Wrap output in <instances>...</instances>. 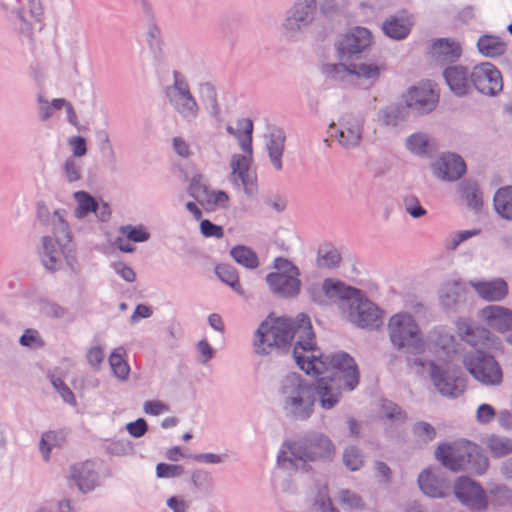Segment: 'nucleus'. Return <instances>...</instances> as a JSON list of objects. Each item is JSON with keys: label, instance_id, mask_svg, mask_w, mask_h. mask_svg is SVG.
<instances>
[{"label": "nucleus", "instance_id": "nucleus-1", "mask_svg": "<svg viewBox=\"0 0 512 512\" xmlns=\"http://www.w3.org/2000/svg\"><path fill=\"white\" fill-rule=\"evenodd\" d=\"M293 339V357L307 375L327 374L324 378L342 383L348 391L356 388L359 371L354 359L343 351L323 354L316 346L310 319L305 314H299L295 319H266L255 332L254 346L256 353L265 355L272 348L286 347Z\"/></svg>", "mask_w": 512, "mask_h": 512}, {"label": "nucleus", "instance_id": "nucleus-2", "mask_svg": "<svg viewBox=\"0 0 512 512\" xmlns=\"http://www.w3.org/2000/svg\"><path fill=\"white\" fill-rule=\"evenodd\" d=\"M387 332L392 347L414 357L435 355L447 357L454 352L455 336L444 326H434L426 334L419 323L408 312L392 315L387 323Z\"/></svg>", "mask_w": 512, "mask_h": 512}, {"label": "nucleus", "instance_id": "nucleus-3", "mask_svg": "<svg viewBox=\"0 0 512 512\" xmlns=\"http://www.w3.org/2000/svg\"><path fill=\"white\" fill-rule=\"evenodd\" d=\"M335 454L331 439L319 432L308 433L298 441L286 443L278 453L277 463L286 471H308L309 461L330 460Z\"/></svg>", "mask_w": 512, "mask_h": 512}, {"label": "nucleus", "instance_id": "nucleus-4", "mask_svg": "<svg viewBox=\"0 0 512 512\" xmlns=\"http://www.w3.org/2000/svg\"><path fill=\"white\" fill-rule=\"evenodd\" d=\"M459 353V344L455 339L454 352L447 357L438 358L435 355L413 357L408 359V366L417 373L428 372L434 388L443 397L455 399L465 390V380L459 372L451 366L454 357Z\"/></svg>", "mask_w": 512, "mask_h": 512}, {"label": "nucleus", "instance_id": "nucleus-5", "mask_svg": "<svg viewBox=\"0 0 512 512\" xmlns=\"http://www.w3.org/2000/svg\"><path fill=\"white\" fill-rule=\"evenodd\" d=\"M278 398L283 414L291 420L306 421L314 414V384L298 373H289L280 380Z\"/></svg>", "mask_w": 512, "mask_h": 512}, {"label": "nucleus", "instance_id": "nucleus-6", "mask_svg": "<svg viewBox=\"0 0 512 512\" xmlns=\"http://www.w3.org/2000/svg\"><path fill=\"white\" fill-rule=\"evenodd\" d=\"M339 307L346 318L357 327L374 329L381 325V310L356 288L349 286V291H345Z\"/></svg>", "mask_w": 512, "mask_h": 512}, {"label": "nucleus", "instance_id": "nucleus-7", "mask_svg": "<svg viewBox=\"0 0 512 512\" xmlns=\"http://www.w3.org/2000/svg\"><path fill=\"white\" fill-rule=\"evenodd\" d=\"M164 94L170 107L183 121L191 123L199 117L200 105L180 71L173 70L172 82L165 86Z\"/></svg>", "mask_w": 512, "mask_h": 512}, {"label": "nucleus", "instance_id": "nucleus-8", "mask_svg": "<svg viewBox=\"0 0 512 512\" xmlns=\"http://www.w3.org/2000/svg\"><path fill=\"white\" fill-rule=\"evenodd\" d=\"M464 368L479 383L485 386H499L503 381L500 364L488 351L473 349L462 359Z\"/></svg>", "mask_w": 512, "mask_h": 512}, {"label": "nucleus", "instance_id": "nucleus-9", "mask_svg": "<svg viewBox=\"0 0 512 512\" xmlns=\"http://www.w3.org/2000/svg\"><path fill=\"white\" fill-rule=\"evenodd\" d=\"M316 15V0H295L282 22L283 34L288 39L298 40L313 25Z\"/></svg>", "mask_w": 512, "mask_h": 512}, {"label": "nucleus", "instance_id": "nucleus-10", "mask_svg": "<svg viewBox=\"0 0 512 512\" xmlns=\"http://www.w3.org/2000/svg\"><path fill=\"white\" fill-rule=\"evenodd\" d=\"M472 86L485 96H496L503 90V79L500 71L490 62H482L471 70Z\"/></svg>", "mask_w": 512, "mask_h": 512}, {"label": "nucleus", "instance_id": "nucleus-11", "mask_svg": "<svg viewBox=\"0 0 512 512\" xmlns=\"http://www.w3.org/2000/svg\"><path fill=\"white\" fill-rule=\"evenodd\" d=\"M330 128L335 129V138L343 149H356L362 142L364 119L355 115H345L337 125L332 123Z\"/></svg>", "mask_w": 512, "mask_h": 512}, {"label": "nucleus", "instance_id": "nucleus-12", "mask_svg": "<svg viewBox=\"0 0 512 512\" xmlns=\"http://www.w3.org/2000/svg\"><path fill=\"white\" fill-rule=\"evenodd\" d=\"M455 497L472 511H484L487 506V497L480 484L469 477H460L454 485Z\"/></svg>", "mask_w": 512, "mask_h": 512}, {"label": "nucleus", "instance_id": "nucleus-13", "mask_svg": "<svg viewBox=\"0 0 512 512\" xmlns=\"http://www.w3.org/2000/svg\"><path fill=\"white\" fill-rule=\"evenodd\" d=\"M253 163V149L243 154H233L231 156V180L237 186H242L245 193L249 196L255 194L257 188L255 184V174L250 167Z\"/></svg>", "mask_w": 512, "mask_h": 512}, {"label": "nucleus", "instance_id": "nucleus-14", "mask_svg": "<svg viewBox=\"0 0 512 512\" xmlns=\"http://www.w3.org/2000/svg\"><path fill=\"white\" fill-rule=\"evenodd\" d=\"M405 103L420 114L429 113L437 106L438 94L430 81H421L408 90Z\"/></svg>", "mask_w": 512, "mask_h": 512}, {"label": "nucleus", "instance_id": "nucleus-15", "mask_svg": "<svg viewBox=\"0 0 512 512\" xmlns=\"http://www.w3.org/2000/svg\"><path fill=\"white\" fill-rule=\"evenodd\" d=\"M75 201L73 214L79 220L86 219L89 214L93 213L95 217L106 222L111 216V210L107 203H98L97 200L88 192L79 190L72 195Z\"/></svg>", "mask_w": 512, "mask_h": 512}, {"label": "nucleus", "instance_id": "nucleus-16", "mask_svg": "<svg viewBox=\"0 0 512 512\" xmlns=\"http://www.w3.org/2000/svg\"><path fill=\"white\" fill-rule=\"evenodd\" d=\"M470 445L471 442L469 441L439 445L435 455L446 468L455 472L466 471Z\"/></svg>", "mask_w": 512, "mask_h": 512}, {"label": "nucleus", "instance_id": "nucleus-17", "mask_svg": "<svg viewBox=\"0 0 512 512\" xmlns=\"http://www.w3.org/2000/svg\"><path fill=\"white\" fill-rule=\"evenodd\" d=\"M421 491L432 498H444L448 495L450 485L445 472L438 467H429L418 476Z\"/></svg>", "mask_w": 512, "mask_h": 512}, {"label": "nucleus", "instance_id": "nucleus-18", "mask_svg": "<svg viewBox=\"0 0 512 512\" xmlns=\"http://www.w3.org/2000/svg\"><path fill=\"white\" fill-rule=\"evenodd\" d=\"M372 42L370 31L363 27H356L347 33L339 42L338 50L341 58H353L366 50Z\"/></svg>", "mask_w": 512, "mask_h": 512}, {"label": "nucleus", "instance_id": "nucleus-19", "mask_svg": "<svg viewBox=\"0 0 512 512\" xmlns=\"http://www.w3.org/2000/svg\"><path fill=\"white\" fill-rule=\"evenodd\" d=\"M349 286L339 281L326 279L322 284H312L308 287L309 298L316 304L325 305L328 300L341 302Z\"/></svg>", "mask_w": 512, "mask_h": 512}, {"label": "nucleus", "instance_id": "nucleus-20", "mask_svg": "<svg viewBox=\"0 0 512 512\" xmlns=\"http://www.w3.org/2000/svg\"><path fill=\"white\" fill-rule=\"evenodd\" d=\"M68 481L71 487L75 485L82 493L93 491L98 484V474L94 463L86 461L72 465Z\"/></svg>", "mask_w": 512, "mask_h": 512}, {"label": "nucleus", "instance_id": "nucleus-21", "mask_svg": "<svg viewBox=\"0 0 512 512\" xmlns=\"http://www.w3.org/2000/svg\"><path fill=\"white\" fill-rule=\"evenodd\" d=\"M66 243V241H63V245L59 246L57 239H54L51 236L41 237L39 244L37 245V252L39 259L46 270L56 271L60 267L61 257Z\"/></svg>", "mask_w": 512, "mask_h": 512}, {"label": "nucleus", "instance_id": "nucleus-22", "mask_svg": "<svg viewBox=\"0 0 512 512\" xmlns=\"http://www.w3.org/2000/svg\"><path fill=\"white\" fill-rule=\"evenodd\" d=\"M466 165L461 156L454 153H446L434 163V172L437 177L456 181L465 173Z\"/></svg>", "mask_w": 512, "mask_h": 512}, {"label": "nucleus", "instance_id": "nucleus-23", "mask_svg": "<svg viewBox=\"0 0 512 512\" xmlns=\"http://www.w3.org/2000/svg\"><path fill=\"white\" fill-rule=\"evenodd\" d=\"M316 392V401L324 410H331L338 405L342 397V383L329 380L328 378H320L314 385Z\"/></svg>", "mask_w": 512, "mask_h": 512}, {"label": "nucleus", "instance_id": "nucleus-24", "mask_svg": "<svg viewBox=\"0 0 512 512\" xmlns=\"http://www.w3.org/2000/svg\"><path fill=\"white\" fill-rule=\"evenodd\" d=\"M428 54L438 63L455 62L462 54V47L455 39L438 38L431 42Z\"/></svg>", "mask_w": 512, "mask_h": 512}, {"label": "nucleus", "instance_id": "nucleus-25", "mask_svg": "<svg viewBox=\"0 0 512 512\" xmlns=\"http://www.w3.org/2000/svg\"><path fill=\"white\" fill-rule=\"evenodd\" d=\"M266 282L270 291L281 298L296 297L301 289L299 276L269 273Z\"/></svg>", "mask_w": 512, "mask_h": 512}, {"label": "nucleus", "instance_id": "nucleus-26", "mask_svg": "<svg viewBox=\"0 0 512 512\" xmlns=\"http://www.w3.org/2000/svg\"><path fill=\"white\" fill-rule=\"evenodd\" d=\"M479 316L488 327L499 332L512 330V310L498 305H489L480 310Z\"/></svg>", "mask_w": 512, "mask_h": 512}, {"label": "nucleus", "instance_id": "nucleus-27", "mask_svg": "<svg viewBox=\"0 0 512 512\" xmlns=\"http://www.w3.org/2000/svg\"><path fill=\"white\" fill-rule=\"evenodd\" d=\"M471 71L462 65L448 66L443 70V77L450 90L456 96H465L469 93L472 83Z\"/></svg>", "mask_w": 512, "mask_h": 512}, {"label": "nucleus", "instance_id": "nucleus-28", "mask_svg": "<svg viewBox=\"0 0 512 512\" xmlns=\"http://www.w3.org/2000/svg\"><path fill=\"white\" fill-rule=\"evenodd\" d=\"M471 287L486 301H501L508 294V285L502 278L470 280Z\"/></svg>", "mask_w": 512, "mask_h": 512}, {"label": "nucleus", "instance_id": "nucleus-29", "mask_svg": "<svg viewBox=\"0 0 512 512\" xmlns=\"http://www.w3.org/2000/svg\"><path fill=\"white\" fill-rule=\"evenodd\" d=\"M29 13L32 20H28L23 11H17L20 21L18 30L21 34L31 37L33 31L42 28L43 9L40 0H28Z\"/></svg>", "mask_w": 512, "mask_h": 512}, {"label": "nucleus", "instance_id": "nucleus-30", "mask_svg": "<svg viewBox=\"0 0 512 512\" xmlns=\"http://www.w3.org/2000/svg\"><path fill=\"white\" fill-rule=\"evenodd\" d=\"M335 71L346 69L350 74L366 82L367 86L375 83L383 70L382 66L373 63H354L346 66L344 64L332 65Z\"/></svg>", "mask_w": 512, "mask_h": 512}, {"label": "nucleus", "instance_id": "nucleus-31", "mask_svg": "<svg viewBox=\"0 0 512 512\" xmlns=\"http://www.w3.org/2000/svg\"><path fill=\"white\" fill-rule=\"evenodd\" d=\"M226 131L229 135L237 139L243 152H250L252 147L253 122L248 118H241L235 122V125H227Z\"/></svg>", "mask_w": 512, "mask_h": 512}, {"label": "nucleus", "instance_id": "nucleus-32", "mask_svg": "<svg viewBox=\"0 0 512 512\" xmlns=\"http://www.w3.org/2000/svg\"><path fill=\"white\" fill-rule=\"evenodd\" d=\"M412 24L413 22L409 16H390L383 22L382 29L389 38L402 40L408 36Z\"/></svg>", "mask_w": 512, "mask_h": 512}, {"label": "nucleus", "instance_id": "nucleus-33", "mask_svg": "<svg viewBox=\"0 0 512 512\" xmlns=\"http://www.w3.org/2000/svg\"><path fill=\"white\" fill-rule=\"evenodd\" d=\"M67 442V434L63 430H53L44 432L39 441V451L45 462L50 460V454L53 448H61Z\"/></svg>", "mask_w": 512, "mask_h": 512}, {"label": "nucleus", "instance_id": "nucleus-34", "mask_svg": "<svg viewBox=\"0 0 512 512\" xmlns=\"http://www.w3.org/2000/svg\"><path fill=\"white\" fill-rule=\"evenodd\" d=\"M477 49L481 55L495 58L506 52L507 44L498 36L484 34L477 41Z\"/></svg>", "mask_w": 512, "mask_h": 512}, {"label": "nucleus", "instance_id": "nucleus-35", "mask_svg": "<svg viewBox=\"0 0 512 512\" xmlns=\"http://www.w3.org/2000/svg\"><path fill=\"white\" fill-rule=\"evenodd\" d=\"M199 95L204 108L215 120H219L221 109L218 103V95L215 86L210 82H203L199 85Z\"/></svg>", "mask_w": 512, "mask_h": 512}, {"label": "nucleus", "instance_id": "nucleus-36", "mask_svg": "<svg viewBox=\"0 0 512 512\" xmlns=\"http://www.w3.org/2000/svg\"><path fill=\"white\" fill-rule=\"evenodd\" d=\"M465 296V286L459 281H448L440 290L441 304L447 308H454Z\"/></svg>", "mask_w": 512, "mask_h": 512}, {"label": "nucleus", "instance_id": "nucleus-37", "mask_svg": "<svg viewBox=\"0 0 512 512\" xmlns=\"http://www.w3.org/2000/svg\"><path fill=\"white\" fill-rule=\"evenodd\" d=\"M285 134L282 130H274L270 133L269 140L266 144L270 161L273 167L282 170V155L284 152Z\"/></svg>", "mask_w": 512, "mask_h": 512}, {"label": "nucleus", "instance_id": "nucleus-38", "mask_svg": "<svg viewBox=\"0 0 512 512\" xmlns=\"http://www.w3.org/2000/svg\"><path fill=\"white\" fill-rule=\"evenodd\" d=\"M66 210L55 209L52 212V218L48 225L52 227L54 239H57L59 246L63 245V241L69 242L71 239V232L69 225L66 221Z\"/></svg>", "mask_w": 512, "mask_h": 512}, {"label": "nucleus", "instance_id": "nucleus-39", "mask_svg": "<svg viewBox=\"0 0 512 512\" xmlns=\"http://www.w3.org/2000/svg\"><path fill=\"white\" fill-rule=\"evenodd\" d=\"M493 204L500 217L512 221V186L499 188L494 195Z\"/></svg>", "mask_w": 512, "mask_h": 512}, {"label": "nucleus", "instance_id": "nucleus-40", "mask_svg": "<svg viewBox=\"0 0 512 512\" xmlns=\"http://www.w3.org/2000/svg\"><path fill=\"white\" fill-rule=\"evenodd\" d=\"M485 444L494 458H503L512 454V439L507 436L491 434L486 438Z\"/></svg>", "mask_w": 512, "mask_h": 512}, {"label": "nucleus", "instance_id": "nucleus-41", "mask_svg": "<svg viewBox=\"0 0 512 512\" xmlns=\"http://www.w3.org/2000/svg\"><path fill=\"white\" fill-rule=\"evenodd\" d=\"M61 177L70 185H75L80 182L83 179L82 161L68 156L61 165Z\"/></svg>", "mask_w": 512, "mask_h": 512}, {"label": "nucleus", "instance_id": "nucleus-42", "mask_svg": "<svg viewBox=\"0 0 512 512\" xmlns=\"http://www.w3.org/2000/svg\"><path fill=\"white\" fill-rule=\"evenodd\" d=\"M468 449L470 450L466 471L477 475L485 473L489 467L488 457L482 452L481 448L474 443H471Z\"/></svg>", "mask_w": 512, "mask_h": 512}, {"label": "nucleus", "instance_id": "nucleus-43", "mask_svg": "<svg viewBox=\"0 0 512 512\" xmlns=\"http://www.w3.org/2000/svg\"><path fill=\"white\" fill-rule=\"evenodd\" d=\"M126 350L123 347L115 348L109 356V365L116 378L121 381L128 379L130 367L125 360Z\"/></svg>", "mask_w": 512, "mask_h": 512}, {"label": "nucleus", "instance_id": "nucleus-44", "mask_svg": "<svg viewBox=\"0 0 512 512\" xmlns=\"http://www.w3.org/2000/svg\"><path fill=\"white\" fill-rule=\"evenodd\" d=\"M230 255L235 262L247 269H254L259 265L257 254L247 246L237 245L233 247L230 251Z\"/></svg>", "mask_w": 512, "mask_h": 512}, {"label": "nucleus", "instance_id": "nucleus-45", "mask_svg": "<svg viewBox=\"0 0 512 512\" xmlns=\"http://www.w3.org/2000/svg\"><path fill=\"white\" fill-rule=\"evenodd\" d=\"M145 40L156 60L163 58L161 32L158 26L150 21L146 26Z\"/></svg>", "mask_w": 512, "mask_h": 512}, {"label": "nucleus", "instance_id": "nucleus-46", "mask_svg": "<svg viewBox=\"0 0 512 512\" xmlns=\"http://www.w3.org/2000/svg\"><path fill=\"white\" fill-rule=\"evenodd\" d=\"M220 280L230 286L237 294L243 295V289L239 282V276L236 269L230 265H218L215 269Z\"/></svg>", "mask_w": 512, "mask_h": 512}, {"label": "nucleus", "instance_id": "nucleus-47", "mask_svg": "<svg viewBox=\"0 0 512 512\" xmlns=\"http://www.w3.org/2000/svg\"><path fill=\"white\" fill-rule=\"evenodd\" d=\"M341 256L335 247L325 245L319 248L317 256V265L320 268H336L339 266Z\"/></svg>", "mask_w": 512, "mask_h": 512}, {"label": "nucleus", "instance_id": "nucleus-48", "mask_svg": "<svg viewBox=\"0 0 512 512\" xmlns=\"http://www.w3.org/2000/svg\"><path fill=\"white\" fill-rule=\"evenodd\" d=\"M99 150L103 158L104 164L108 167L115 166L117 163V156L114 147L110 141L107 131H99Z\"/></svg>", "mask_w": 512, "mask_h": 512}, {"label": "nucleus", "instance_id": "nucleus-49", "mask_svg": "<svg viewBox=\"0 0 512 512\" xmlns=\"http://www.w3.org/2000/svg\"><path fill=\"white\" fill-rule=\"evenodd\" d=\"M461 196L467 205L473 209H478L482 205V195L478 186L474 182H465L460 185Z\"/></svg>", "mask_w": 512, "mask_h": 512}, {"label": "nucleus", "instance_id": "nucleus-50", "mask_svg": "<svg viewBox=\"0 0 512 512\" xmlns=\"http://www.w3.org/2000/svg\"><path fill=\"white\" fill-rule=\"evenodd\" d=\"M471 342H466L474 349H490L495 343V337L489 330L483 327L475 329L474 333L470 336Z\"/></svg>", "mask_w": 512, "mask_h": 512}, {"label": "nucleus", "instance_id": "nucleus-51", "mask_svg": "<svg viewBox=\"0 0 512 512\" xmlns=\"http://www.w3.org/2000/svg\"><path fill=\"white\" fill-rule=\"evenodd\" d=\"M118 231L122 237L135 243L146 242L150 238V233L143 225H123L119 227Z\"/></svg>", "mask_w": 512, "mask_h": 512}, {"label": "nucleus", "instance_id": "nucleus-52", "mask_svg": "<svg viewBox=\"0 0 512 512\" xmlns=\"http://www.w3.org/2000/svg\"><path fill=\"white\" fill-rule=\"evenodd\" d=\"M344 465L351 471L359 470L364 464V456L356 446H349L343 452Z\"/></svg>", "mask_w": 512, "mask_h": 512}, {"label": "nucleus", "instance_id": "nucleus-53", "mask_svg": "<svg viewBox=\"0 0 512 512\" xmlns=\"http://www.w3.org/2000/svg\"><path fill=\"white\" fill-rule=\"evenodd\" d=\"M428 135L422 132L414 133L410 135L405 142L406 148L417 155L426 153L428 144Z\"/></svg>", "mask_w": 512, "mask_h": 512}, {"label": "nucleus", "instance_id": "nucleus-54", "mask_svg": "<svg viewBox=\"0 0 512 512\" xmlns=\"http://www.w3.org/2000/svg\"><path fill=\"white\" fill-rule=\"evenodd\" d=\"M381 413L384 418L395 422V423H402L406 420V414L402 409L390 402V401H384L381 406Z\"/></svg>", "mask_w": 512, "mask_h": 512}, {"label": "nucleus", "instance_id": "nucleus-55", "mask_svg": "<svg viewBox=\"0 0 512 512\" xmlns=\"http://www.w3.org/2000/svg\"><path fill=\"white\" fill-rule=\"evenodd\" d=\"M313 506L319 512H338L333 506L326 487L319 489L313 500Z\"/></svg>", "mask_w": 512, "mask_h": 512}, {"label": "nucleus", "instance_id": "nucleus-56", "mask_svg": "<svg viewBox=\"0 0 512 512\" xmlns=\"http://www.w3.org/2000/svg\"><path fill=\"white\" fill-rule=\"evenodd\" d=\"M339 502L343 509L347 511L358 510L362 508L361 498L354 492L343 489L339 492Z\"/></svg>", "mask_w": 512, "mask_h": 512}, {"label": "nucleus", "instance_id": "nucleus-57", "mask_svg": "<svg viewBox=\"0 0 512 512\" xmlns=\"http://www.w3.org/2000/svg\"><path fill=\"white\" fill-rule=\"evenodd\" d=\"M378 120L383 126L396 127L400 121V111L394 106L381 109L378 114Z\"/></svg>", "mask_w": 512, "mask_h": 512}, {"label": "nucleus", "instance_id": "nucleus-58", "mask_svg": "<svg viewBox=\"0 0 512 512\" xmlns=\"http://www.w3.org/2000/svg\"><path fill=\"white\" fill-rule=\"evenodd\" d=\"M184 474V468L178 464L159 463L156 466L158 478H177Z\"/></svg>", "mask_w": 512, "mask_h": 512}, {"label": "nucleus", "instance_id": "nucleus-59", "mask_svg": "<svg viewBox=\"0 0 512 512\" xmlns=\"http://www.w3.org/2000/svg\"><path fill=\"white\" fill-rule=\"evenodd\" d=\"M403 206L405 211L415 219L421 218L426 215V210L420 205L417 197L408 195L403 199Z\"/></svg>", "mask_w": 512, "mask_h": 512}, {"label": "nucleus", "instance_id": "nucleus-60", "mask_svg": "<svg viewBox=\"0 0 512 512\" xmlns=\"http://www.w3.org/2000/svg\"><path fill=\"white\" fill-rule=\"evenodd\" d=\"M457 334L464 342H471L470 336L479 326L474 325L470 319L458 318L455 322Z\"/></svg>", "mask_w": 512, "mask_h": 512}, {"label": "nucleus", "instance_id": "nucleus-61", "mask_svg": "<svg viewBox=\"0 0 512 512\" xmlns=\"http://www.w3.org/2000/svg\"><path fill=\"white\" fill-rule=\"evenodd\" d=\"M273 267L276 269V272L272 274L300 276L299 268L286 258H275Z\"/></svg>", "mask_w": 512, "mask_h": 512}, {"label": "nucleus", "instance_id": "nucleus-62", "mask_svg": "<svg viewBox=\"0 0 512 512\" xmlns=\"http://www.w3.org/2000/svg\"><path fill=\"white\" fill-rule=\"evenodd\" d=\"M480 233L478 229L472 230H462L457 231L449 235L447 239V247L449 249H456L462 242L468 240L469 238L476 236Z\"/></svg>", "mask_w": 512, "mask_h": 512}, {"label": "nucleus", "instance_id": "nucleus-63", "mask_svg": "<svg viewBox=\"0 0 512 512\" xmlns=\"http://www.w3.org/2000/svg\"><path fill=\"white\" fill-rule=\"evenodd\" d=\"M189 195L197 202L204 204L208 198L210 191L201 183L200 179L193 178L188 189Z\"/></svg>", "mask_w": 512, "mask_h": 512}, {"label": "nucleus", "instance_id": "nucleus-64", "mask_svg": "<svg viewBox=\"0 0 512 512\" xmlns=\"http://www.w3.org/2000/svg\"><path fill=\"white\" fill-rule=\"evenodd\" d=\"M413 433L423 442L431 441L436 435L434 427L427 422H418L414 424Z\"/></svg>", "mask_w": 512, "mask_h": 512}]
</instances>
